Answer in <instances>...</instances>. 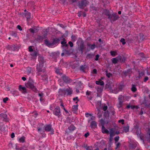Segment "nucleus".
Returning a JSON list of instances; mask_svg holds the SVG:
<instances>
[{"label": "nucleus", "mask_w": 150, "mask_h": 150, "mask_svg": "<svg viewBox=\"0 0 150 150\" xmlns=\"http://www.w3.org/2000/svg\"><path fill=\"white\" fill-rule=\"evenodd\" d=\"M25 86L26 88L32 90L35 92H36L38 91L36 86V83L30 78H29L28 81L25 83Z\"/></svg>", "instance_id": "obj_1"}, {"label": "nucleus", "mask_w": 150, "mask_h": 150, "mask_svg": "<svg viewBox=\"0 0 150 150\" xmlns=\"http://www.w3.org/2000/svg\"><path fill=\"white\" fill-rule=\"evenodd\" d=\"M60 41V39L55 38L53 39L52 42L47 40H45V44L49 47L53 48L56 46Z\"/></svg>", "instance_id": "obj_2"}, {"label": "nucleus", "mask_w": 150, "mask_h": 150, "mask_svg": "<svg viewBox=\"0 0 150 150\" xmlns=\"http://www.w3.org/2000/svg\"><path fill=\"white\" fill-rule=\"evenodd\" d=\"M77 43L79 47V50L81 52V53H82L84 48V43L83 40L81 38H79L77 40Z\"/></svg>", "instance_id": "obj_3"}, {"label": "nucleus", "mask_w": 150, "mask_h": 150, "mask_svg": "<svg viewBox=\"0 0 150 150\" xmlns=\"http://www.w3.org/2000/svg\"><path fill=\"white\" fill-rule=\"evenodd\" d=\"M119 17L116 13H113L111 14L108 18L110 22L112 23L113 22L117 20Z\"/></svg>", "instance_id": "obj_4"}, {"label": "nucleus", "mask_w": 150, "mask_h": 150, "mask_svg": "<svg viewBox=\"0 0 150 150\" xmlns=\"http://www.w3.org/2000/svg\"><path fill=\"white\" fill-rule=\"evenodd\" d=\"M89 2L87 0H81L78 3V7L81 9H83L88 4Z\"/></svg>", "instance_id": "obj_5"}, {"label": "nucleus", "mask_w": 150, "mask_h": 150, "mask_svg": "<svg viewBox=\"0 0 150 150\" xmlns=\"http://www.w3.org/2000/svg\"><path fill=\"white\" fill-rule=\"evenodd\" d=\"M52 113L54 115L58 117H60L62 113L59 107L58 106H57L53 110Z\"/></svg>", "instance_id": "obj_6"}, {"label": "nucleus", "mask_w": 150, "mask_h": 150, "mask_svg": "<svg viewBox=\"0 0 150 150\" xmlns=\"http://www.w3.org/2000/svg\"><path fill=\"white\" fill-rule=\"evenodd\" d=\"M45 130L46 132H50L51 134H54V130L53 128H52V125H46L44 126Z\"/></svg>", "instance_id": "obj_7"}, {"label": "nucleus", "mask_w": 150, "mask_h": 150, "mask_svg": "<svg viewBox=\"0 0 150 150\" xmlns=\"http://www.w3.org/2000/svg\"><path fill=\"white\" fill-rule=\"evenodd\" d=\"M129 148L132 149H134L137 146V143L134 140H131L129 142Z\"/></svg>", "instance_id": "obj_8"}, {"label": "nucleus", "mask_w": 150, "mask_h": 150, "mask_svg": "<svg viewBox=\"0 0 150 150\" xmlns=\"http://www.w3.org/2000/svg\"><path fill=\"white\" fill-rule=\"evenodd\" d=\"M2 121L5 122H8L9 119L7 118L6 114L3 113L0 114V122Z\"/></svg>", "instance_id": "obj_9"}, {"label": "nucleus", "mask_w": 150, "mask_h": 150, "mask_svg": "<svg viewBox=\"0 0 150 150\" xmlns=\"http://www.w3.org/2000/svg\"><path fill=\"white\" fill-rule=\"evenodd\" d=\"M43 66L44 65L41 64H38L36 67V69L38 71V72H37L36 73L38 75H40V72L43 71L42 68Z\"/></svg>", "instance_id": "obj_10"}, {"label": "nucleus", "mask_w": 150, "mask_h": 150, "mask_svg": "<svg viewBox=\"0 0 150 150\" xmlns=\"http://www.w3.org/2000/svg\"><path fill=\"white\" fill-rule=\"evenodd\" d=\"M62 78L64 81L67 83H69L71 82V79L65 75H63Z\"/></svg>", "instance_id": "obj_11"}, {"label": "nucleus", "mask_w": 150, "mask_h": 150, "mask_svg": "<svg viewBox=\"0 0 150 150\" xmlns=\"http://www.w3.org/2000/svg\"><path fill=\"white\" fill-rule=\"evenodd\" d=\"M38 60L39 62V64L44 65L45 61L42 57L41 56H39V57L38 58Z\"/></svg>", "instance_id": "obj_12"}, {"label": "nucleus", "mask_w": 150, "mask_h": 150, "mask_svg": "<svg viewBox=\"0 0 150 150\" xmlns=\"http://www.w3.org/2000/svg\"><path fill=\"white\" fill-rule=\"evenodd\" d=\"M18 90L22 93H27V89L25 87H22L21 85H20L18 86Z\"/></svg>", "instance_id": "obj_13"}, {"label": "nucleus", "mask_w": 150, "mask_h": 150, "mask_svg": "<svg viewBox=\"0 0 150 150\" xmlns=\"http://www.w3.org/2000/svg\"><path fill=\"white\" fill-rule=\"evenodd\" d=\"M66 93H67V95H71L72 93V89L69 87L68 88L65 89Z\"/></svg>", "instance_id": "obj_14"}, {"label": "nucleus", "mask_w": 150, "mask_h": 150, "mask_svg": "<svg viewBox=\"0 0 150 150\" xmlns=\"http://www.w3.org/2000/svg\"><path fill=\"white\" fill-rule=\"evenodd\" d=\"M33 71L32 68L30 67H28L26 68L25 73L28 75L30 74Z\"/></svg>", "instance_id": "obj_15"}, {"label": "nucleus", "mask_w": 150, "mask_h": 150, "mask_svg": "<svg viewBox=\"0 0 150 150\" xmlns=\"http://www.w3.org/2000/svg\"><path fill=\"white\" fill-rule=\"evenodd\" d=\"M59 93L61 96H65L66 94L65 89H59Z\"/></svg>", "instance_id": "obj_16"}, {"label": "nucleus", "mask_w": 150, "mask_h": 150, "mask_svg": "<svg viewBox=\"0 0 150 150\" xmlns=\"http://www.w3.org/2000/svg\"><path fill=\"white\" fill-rule=\"evenodd\" d=\"M23 15H24L27 19V21H28L29 19L31 18V14L30 12H27L26 13H23Z\"/></svg>", "instance_id": "obj_17"}, {"label": "nucleus", "mask_w": 150, "mask_h": 150, "mask_svg": "<svg viewBox=\"0 0 150 150\" xmlns=\"http://www.w3.org/2000/svg\"><path fill=\"white\" fill-rule=\"evenodd\" d=\"M102 132L103 134H108L109 133V131L106 129L103 125H102L101 129Z\"/></svg>", "instance_id": "obj_18"}, {"label": "nucleus", "mask_w": 150, "mask_h": 150, "mask_svg": "<svg viewBox=\"0 0 150 150\" xmlns=\"http://www.w3.org/2000/svg\"><path fill=\"white\" fill-rule=\"evenodd\" d=\"M115 85H114V84L112 83H109L106 85V87L108 88L111 91H112L113 90V88Z\"/></svg>", "instance_id": "obj_19"}, {"label": "nucleus", "mask_w": 150, "mask_h": 150, "mask_svg": "<svg viewBox=\"0 0 150 150\" xmlns=\"http://www.w3.org/2000/svg\"><path fill=\"white\" fill-rule=\"evenodd\" d=\"M112 91V93H117L119 91L118 88V89L117 88V85H115Z\"/></svg>", "instance_id": "obj_20"}, {"label": "nucleus", "mask_w": 150, "mask_h": 150, "mask_svg": "<svg viewBox=\"0 0 150 150\" xmlns=\"http://www.w3.org/2000/svg\"><path fill=\"white\" fill-rule=\"evenodd\" d=\"M103 13L106 16H108V17H109L111 14V13H110V11L107 9H105L104 10Z\"/></svg>", "instance_id": "obj_21"}, {"label": "nucleus", "mask_w": 150, "mask_h": 150, "mask_svg": "<svg viewBox=\"0 0 150 150\" xmlns=\"http://www.w3.org/2000/svg\"><path fill=\"white\" fill-rule=\"evenodd\" d=\"M87 46L88 47H90V49L92 50H93L96 48V46L95 44L91 45L90 43H88L87 44Z\"/></svg>", "instance_id": "obj_22"}, {"label": "nucleus", "mask_w": 150, "mask_h": 150, "mask_svg": "<svg viewBox=\"0 0 150 150\" xmlns=\"http://www.w3.org/2000/svg\"><path fill=\"white\" fill-rule=\"evenodd\" d=\"M18 139L20 143H23L25 142V137L23 136L20 138H18Z\"/></svg>", "instance_id": "obj_23"}, {"label": "nucleus", "mask_w": 150, "mask_h": 150, "mask_svg": "<svg viewBox=\"0 0 150 150\" xmlns=\"http://www.w3.org/2000/svg\"><path fill=\"white\" fill-rule=\"evenodd\" d=\"M61 44L63 47H67L68 46V45L67 44L66 39L64 38L63 39V41L61 42Z\"/></svg>", "instance_id": "obj_24"}, {"label": "nucleus", "mask_w": 150, "mask_h": 150, "mask_svg": "<svg viewBox=\"0 0 150 150\" xmlns=\"http://www.w3.org/2000/svg\"><path fill=\"white\" fill-rule=\"evenodd\" d=\"M38 54V51H34L31 53V55L34 57L36 58Z\"/></svg>", "instance_id": "obj_25"}, {"label": "nucleus", "mask_w": 150, "mask_h": 150, "mask_svg": "<svg viewBox=\"0 0 150 150\" xmlns=\"http://www.w3.org/2000/svg\"><path fill=\"white\" fill-rule=\"evenodd\" d=\"M72 109L74 113H76L78 110V105H74L72 106Z\"/></svg>", "instance_id": "obj_26"}, {"label": "nucleus", "mask_w": 150, "mask_h": 150, "mask_svg": "<svg viewBox=\"0 0 150 150\" xmlns=\"http://www.w3.org/2000/svg\"><path fill=\"white\" fill-rule=\"evenodd\" d=\"M7 127V126H6ZM7 127H6L4 125H0V130L1 132H4L7 130Z\"/></svg>", "instance_id": "obj_27"}, {"label": "nucleus", "mask_w": 150, "mask_h": 150, "mask_svg": "<svg viewBox=\"0 0 150 150\" xmlns=\"http://www.w3.org/2000/svg\"><path fill=\"white\" fill-rule=\"evenodd\" d=\"M10 49L13 51H18V48L16 47L15 45L11 46L10 47Z\"/></svg>", "instance_id": "obj_28"}, {"label": "nucleus", "mask_w": 150, "mask_h": 150, "mask_svg": "<svg viewBox=\"0 0 150 150\" xmlns=\"http://www.w3.org/2000/svg\"><path fill=\"white\" fill-rule=\"evenodd\" d=\"M96 83L97 84L101 86H104V82L102 81L101 80L96 81Z\"/></svg>", "instance_id": "obj_29"}, {"label": "nucleus", "mask_w": 150, "mask_h": 150, "mask_svg": "<svg viewBox=\"0 0 150 150\" xmlns=\"http://www.w3.org/2000/svg\"><path fill=\"white\" fill-rule=\"evenodd\" d=\"M87 67V66L86 64L82 65L80 67V70L83 72H84Z\"/></svg>", "instance_id": "obj_30"}, {"label": "nucleus", "mask_w": 150, "mask_h": 150, "mask_svg": "<svg viewBox=\"0 0 150 150\" xmlns=\"http://www.w3.org/2000/svg\"><path fill=\"white\" fill-rule=\"evenodd\" d=\"M50 56L54 58H57L58 56V54L56 52H52L50 54Z\"/></svg>", "instance_id": "obj_31"}, {"label": "nucleus", "mask_w": 150, "mask_h": 150, "mask_svg": "<svg viewBox=\"0 0 150 150\" xmlns=\"http://www.w3.org/2000/svg\"><path fill=\"white\" fill-rule=\"evenodd\" d=\"M37 129L38 132L40 134H42L45 132L44 130L41 127H38Z\"/></svg>", "instance_id": "obj_32"}, {"label": "nucleus", "mask_w": 150, "mask_h": 150, "mask_svg": "<svg viewBox=\"0 0 150 150\" xmlns=\"http://www.w3.org/2000/svg\"><path fill=\"white\" fill-rule=\"evenodd\" d=\"M110 137H113L115 135V131L113 129L111 128L110 129Z\"/></svg>", "instance_id": "obj_33"}, {"label": "nucleus", "mask_w": 150, "mask_h": 150, "mask_svg": "<svg viewBox=\"0 0 150 150\" xmlns=\"http://www.w3.org/2000/svg\"><path fill=\"white\" fill-rule=\"evenodd\" d=\"M139 75L138 76V78L140 79L142 76H143L145 75V73L144 71H142L141 72L140 71L139 72Z\"/></svg>", "instance_id": "obj_34"}, {"label": "nucleus", "mask_w": 150, "mask_h": 150, "mask_svg": "<svg viewBox=\"0 0 150 150\" xmlns=\"http://www.w3.org/2000/svg\"><path fill=\"white\" fill-rule=\"evenodd\" d=\"M97 126V124L96 122L93 121L91 122V126L92 128L93 127H96Z\"/></svg>", "instance_id": "obj_35"}, {"label": "nucleus", "mask_w": 150, "mask_h": 150, "mask_svg": "<svg viewBox=\"0 0 150 150\" xmlns=\"http://www.w3.org/2000/svg\"><path fill=\"white\" fill-rule=\"evenodd\" d=\"M43 39V37L42 36H38L36 40L37 41H41Z\"/></svg>", "instance_id": "obj_36"}, {"label": "nucleus", "mask_w": 150, "mask_h": 150, "mask_svg": "<svg viewBox=\"0 0 150 150\" xmlns=\"http://www.w3.org/2000/svg\"><path fill=\"white\" fill-rule=\"evenodd\" d=\"M98 113L97 114L98 117L99 118H100L102 116V114L100 110L99 109H98Z\"/></svg>", "instance_id": "obj_37"}, {"label": "nucleus", "mask_w": 150, "mask_h": 150, "mask_svg": "<svg viewBox=\"0 0 150 150\" xmlns=\"http://www.w3.org/2000/svg\"><path fill=\"white\" fill-rule=\"evenodd\" d=\"M123 131H124L127 133L129 131V126H126L125 127H123Z\"/></svg>", "instance_id": "obj_38"}, {"label": "nucleus", "mask_w": 150, "mask_h": 150, "mask_svg": "<svg viewBox=\"0 0 150 150\" xmlns=\"http://www.w3.org/2000/svg\"><path fill=\"white\" fill-rule=\"evenodd\" d=\"M113 137H110L109 139V147H110L112 145V142L113 140Z\"/></svg>", "instance_id": "obj_39"}, {"label": "nucleus", "mask_w": 150, "mask_h": 150, "mask_svg": "<svg viewBox=\"0 0 150 150\" xmlns=\"http://www.w3.org/2000/svg\"><path fill=\"white\" fill-rule=\"evenodd\" d=\"M123 98H123L122 96H121L118 98L119 103L120 105L122 104L123 103Z\"/></svg>", "instance_id": "obj_40"}, {"label": "nucleus", "mask_w": 150, "mask_h": 150, "mask_svg": "<svg viewBox=\"0 0 150 150\" xmlns=\"http://www.w3.org/2000/svg\"><path fill=\"white\" fill-rule=\"evenodd\" d=\"M55 72L57 74L61 76L62 74L61 72V70L58 69H56Z\"/></svg>", "instance_id": "obj_41"}, {"label": "nucleus", "mask_w": 150, "mask_h": 150, "mask_svg": "<svg viewBox=\"0 0 150 150\" xmlns=\"http://www.w3.org/2000/svg\"><path fill=\"white\" fill-rule=\"evenodd\" d=\"M97 90L98 93H101L103 90V88L100 87H98L97 88Z\"/></svg>", "instance_id": "obj_42"}, {"label": "nucleus", "mask_w": 150, "mask_h": 150, "mask_svg": "<svg viewBox=\"0 0 150 150\" xmlns=\"http://www.w3.org/2000/svg\"><path fill=\"white\" fill-rule=\"evenodd\" d=\"M131 90L133 92H135L137 91V88L135 85H132L131 88Z\"/></svg>", "instance_id": "obj_43"}, {"label": "nucleus", "mask_w": 150, "mask_h": 150, "mask_svg": "<svg viewBox=\"0 0 150 150\" xmlns=\"http://www.w3.org/2000/svg\"><path fill=\"white\" fill-rule=\"evenodd\" d=\"M11 35L15 38L17 37V34L15 32L12 31L11 33Z\"/></svg>", "instance_id": "obj_44"}, {"label": "nucleus", "mask_w": 150, "mask_h": 150, "mask_svg": "<svg viewBox=\"0 0 150 150\" xmlns=\"http://www.w3.org/2000/svg\"><path fill=\"white\" fill-rule=\"evenodd\" d=\"M135 129H136V133L137 134H139V126L137 125H136L134 127Z\"/></svg>", "instance_id": "obj_45"}, {"label": "nucleus", "mask_w": 150, "mask_h": 150, "mask_svg": "<svg viewBox=\"0 0 150 150\" xmlns=\"http://www.w3.org/2000/svg\"><path fill=\"white\" fill-rule=\"evenodd\" d=\"M73 100L76 103H77L79 101L78 98L77 97H75L73 98Z\"/></svg>", "instance_id": "obj_46"}, {"label": "nucleus", "mask_w": 150, "mask_h": 150, "mask_svg": "<svg viewBox=\"0 0 150 150\" xmlns=\"http://www.w3.org/2000/svg\"><path fill=\"white\" fill-rule=\"evenodd\" d=\"M69 50H63V52L61 54V56H62V57L64 55V53L67 54L69 53Z\"/></svg>", "instance_id": "obj_47"}, {"label": "nucleus", "mask_w": 150, "mask_h": 150, "mask_svg": "<svg viewBox=\"0 0 150 150\" xmlns=\"http://www.w3.org/2000/svg\"><path fill=\"white\" fill-rule=\"evenodd\" d=\"M112 62L114 64H116L117 62V59L116 58H114L112 60Z\"/></svg>", "instance_id": "obj_48"}, {"label": "nucleus", "mask_w": 150, "mask_h": 150, "mask_svg": "<svg viewBox=\"0 0 150 150\" xmlns=\"http://www.w3.org/2000/svg\"><path fill=\"white\" fill-rule=\"evenodd\" d=\"M124 85H120L118 86V89L119 91H121L123 89L124 87Z\"/></svg>", "instance_id": "obj_49"}, {"label": "nucleus", "mask_w": 150, "mask_h": 150, "mask_svg": "<svg viewBox=\"0 0 150 150\" xmlns=\"http://www.w3.org/2000/svg\"><path fill=\"white\" fill-rule=\"evenodd\" d=\"M78 0H68L69 1L71 4H73L74 3L76 2Z\"/></svg>", "instance_id": "obj_50"}, {"label": "nucleus", "mask_w": 150, "mask_h": 150, "mask_svg": "<svg viewBox=\"0 0 150 150\" xmlns=\"http://www.w3.org/2000/svg\"><path fill=\"white\" fill-rule=\"evenodd\" d=\"M148 133L149 134V136L147 138V140L148 142L150 143V129L149 130Z\"/></svg>", "instance_id": "obj_51"}, {"label": "nucleus", "mask_w": 150, "mask_h": 150, "mask_svg": "<svg viewBox=\"0 0 150 150\" xmlns=\"http://www.w3.org/2000/svg\"><path fill=\"white\" fill-rule=\"evenodd\" d=\"M120 41L122 43V44L123 45H124L126 44L125 40L124 38H121L120 40Z\"/></svg>", "instance_id": "obj_52"}, {"label": "nucleus", "mask_w": 150, "mask_h": 150, "mask_svg": "<svg viewBox=\"0 0 150 150\" xmlns=\"http://www.w3.org/2000/svg\"><path fill=\"white\" fill-rule=\"evenodd\" d=\"M76 37L74 35H72L71 37L72 40L73 41H75L76 40Z\"/></svg>", "instance_id": "obj_53"}, {"label": "nucleus", "mask_w": 150, "mask_h": 150, "mask_svg": "<svg viewBox=\"0 0 150 150\" xmlns=\"http://www.w3.org/2000/svg\"><path fill=\"white\" fill-rule=\"evenodd\" d=\"M120 138V137L119 136H117L115 137L114 139L115 141V143H116L119 140Z\"/></svg>", "instance_id": "obj_54"}, {"label": "nucleus", "mask_w": 150, "mask_h": 150, "mask_svg": "<svg viewBox=\"0 0 150 150\" xmlns=\"http://www.w3.org/2000/svg\"><path fill=\"white\" fill-rule=\"evenodd\" d=\"M30 32L32 33H35V29L32 28H30L29 29Z\"/></svg>", "instance_id": "obj_55"}, {"label": "nucleus", "mask_w": 150, "mask_h": 150, "mask_svg": "<svg viewBox=\"0 0 150 150\" xmlns=\"http://www.w3.org/2000/svg\"><path fill=\"white\" fill-rule=\"evenodd\" d=\"M111 55L113 57L115 56L116 52L114 51H111L110 52Z\"/></svg>", "instance_id": "obj_56"}, {"label": "nucleus", "mask_w": 150, "mask_h": 150, "mask_svg": "<svg viewBox=\"0 0 150 150\" xmlns=\"http://www.w3.org/2000/svg\"><path fill=\"white\" fill-rule=\"evenodd\" d=\"M93 56V54H88L87 55V57H88L89 58H92Z\"/></svg>", "instance_id": "obj_57"}, {"label": "nucleus", "mask_w": 150, "mask_h": 150, "mask_svg": "<svg viewBox=\"0 0 150 150\" xmlns=\"http://www.w3.org/2000/svg\"><path fill=\"white\" fill-rule=\"evenodd\" d=\"M108 109V107L107 105H104L103 107V109L104 111H106Z\"/></svg>", "instance_id": "obj_58"}, {"label": "nucleus", "mask_w": 150, "mask_h": 150, "mask_svg": "<svg viewBox=\"0 0 150 150\" xmlns=\"http://www.w3.org/2000/svg\"><path fill=\"white\" fill-rule=\"evenodd\" d=\"M92 149L93 147L91 146H88L86 149V150H92Z\"/></svg>", "instance_id": "obj_59"}, {"label": "nucleus", "mask_w": 150, "mask_h": 150, "mask_svg": "<svg viewBox=\"0 0 150 150\" xmlns=\"http://www.w3.org/2000/svg\"><path fill=\"white\" fill-rule=\"evenodd\" d=\"M8 99V97H6L4 98L3 99V101L4 103H6Z\"/></svg>", "instance_id": "obj_60"}, {"label": "nucleus", "mask_w": 150, "mask_h": 150, "mask_svg": "<svg viewBox=\"0 0 150 150\" xmlns=\"http://www.w3.org/2000/svg\"><path fill=\"white\" fill-rule=\"evenodd\" d=\"M60 106L61 108L63 109L64 110L65 109L62 102L61 103Z\"/></svg>", "instance_id": "obj_61"}, {"label": "nucleus", "mask_w": 150, "mask_h": 150, "mask_svg": "<svg viewBox=\"0 0 150 150\" xmlns=\"http://www.w3.org/2000/svg\"><path fill=\"white\" fill-rule=\"evenodd\" d=\"M28 50L30 52H32L33 51L32 46H30L29 47Z\"/></svg>", "instance_id": "obj_62"}, {"label": "nucleus", "mask_w": 150, "mask_h": 150, "mask_svg": "<svg viewBox=\"0 0 150 150\" xmlns=\"http://www.w3.org/2000/svg\"><path fill=\"white\" fill-rule=\"evenodd\" d=\"M85 115L86 117H88L89 116H91L92 114L88 113H86L85 114Z\"/></svg>", "instance_id": "obj_63"}, {"label": "nucleus", "mask_w": 150, "mask_h": 150, "mask_svg": "<svg viewBox=\"0 0 150 150\" xmlns=\"http://www.w3.org/2000/svg\"><path fill=\"white\" fill-rule=\"evenodd\" d=\"M18 144H16L15 146H16V150H21L19 148V147L18 146Z\"/></svg>", "instance_id": "obj_64"}]
</instances>
